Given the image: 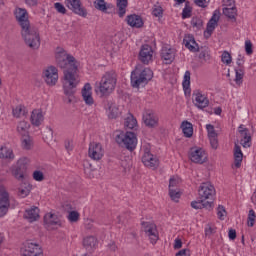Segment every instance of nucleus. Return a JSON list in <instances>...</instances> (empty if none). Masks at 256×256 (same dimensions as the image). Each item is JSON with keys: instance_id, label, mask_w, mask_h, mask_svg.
<instances>
[{"instance_id": "obj_49", "label": "nucleus", "mask_w": 256, "mask_h": 256, "mask_svg": "<svg viewBox=\"0 0 256 256\" xmlns=\"http://www.w3.org/2000/svg\"><path fill=\"white\" fill-rule=\"evenodd\" d=\"M192 9L191 6H189V2L185 3V7L182 11V19H189L191 17Z\"/></svg>"}, {"instance_id": "obj_7", "label": "nucleus", "mask_w": 256, "mask_h": 256, "mask_svg": "<svg viewBox=\"0 0 256 256\" xmlns=\"http://www.w3.org/2000/svg\"><path fill=\"white\" fill-rule=\"evenodd\" d=\"M20 253L22 256H43L41 246L31 240L23 243Z\"/></svg>"}, {"instance_id": "obj_15", "label": "nucleus", "mask_w": 256, "mask_h": 256, "mask_svg": "<svg viewBox=\"0 0 256 256\" xmlns=\"http://www.w3.org/2000/svg\"><path fill=\"white\" fill-rule=\"evenodd\" d=\"M44 81L50 87L57 85V81H59V74L55 66H50L44 71Z\"/></svg>"}, {"instance_id": "obj_54", "label": "nucleus", "mask_w": 256, "mask_h": 256, "mask_svg": "<svg viewBox=\"0 0 256 256\" xmlns=\"http://www.w3.org/2000/svg\"><path fill=\"white\" fill-rule=\"evenodd\" d=\"M54 8L56 9L57 13H61V15H65V13H67V8H65V6L60 2H56L54 4Z\"/></svg>"}, {"instance_id": "obj_60", "label": "nucleus", "mask_w": 256, "mask_h": 256, "mask_svg": "<svg viewBox=\"0 0 256 256\" xmlns=\"http://www.w3.org/2000/svg\"><path fill=\"white\" fill-rule=\"evenodd\" d=\"M211 0H194V3L198 6V7H202L205 8L209 5V2Z\"/></svg>"}, {"instance_id": "obj_17", "label": "nucleus", "mask_w": 256, "mask_h": 256, "mask_svg": "<svg viewBox=\"0 0 256 256\" xmlns=\"http://www.w3.org/2000/svg\"><path fill=\"white\" fill-rule=\"evenodd\" d=\"M9 193L5 189H0V217H5L7 211H9Z\"/></svg>"}, {"instance_id": "obj_51", "label": "nucleus", "mask_w": 256, "mask_h": 256, "mask_svg": "<svg viewBox=\"0 0 256 256\" xmlns=\"http://www.w3.org/2000/svg\"><path fill=\"white\" fill-rule=\"evenodd\" d=\"M218 219L221 221H225V215H227V211L223 205H219L217 208Z\"/></svg>"}, {"instance_id": "obj_36", "label": "nucleus", "mask_w": 256, "mask_h": 256, "mask_svg": "<svg viewBox=\"0 0 256 256\" xmlns=\"http://www.w3.org/2000/svg\"><path fill=\"white\" fill-rule=\"evenodd\" d=\"M12 175L17 179V181H23L25 179V170L19 168L18 166H12Z\"/></svg>"}, {"instance_id": "obj_29", "label": "nucleus", "mask_w": 256, "mask_h": 256, "mask_svg": "<svg viewBox=\"0 0 256 256\" xmlns=\"http://www.w3.org/2000/svg\"><path fill=\"white\" fill-rule=\"evenodd\" d=\"M0 159H6L8 161H13L15 159V154L13 153V149L7 146L0 147Z\"/></svg>"}, {"instance_id": "obj_18", "label": "nucleus", "mask_w": 256, "mask_h": 256, "mask_svg": "<svg viewBox=\"0 0 256 256\" xmlns=\"http://www.w3.org/2000/svg\"><path fill=\"white\" fill-rule=\"evenodd\" d=\"M217 23H219V14H217V11H215L211 19L208 21L206 30L204 31L205 39H209V37L213 35V31H215Z\"/></svg>"}, {"instance_id": "obj_41", "label": "nucleus", "mask_w": 256, "mask_h": 256, "mask_svg": "<svg viewBox=\"0 0 256 256\" xmlns=\"http://www.w3.org/2000/svg\"><path fill=\"white\" fill-rule=\"evenodd\" d=\"M223 13L228 19L237 21V8H223Z\"/></svg>"}, {"instance_id": "obj_8", "label": "nucleus", "mask_w": 256, "mask_h": 256, "mask_svg": "<svg viewBox=\"0 0 256 256\" xmlns=\"http://www.w3.org/2000/svg\"><path fill=\"white\" fill-rule=\"evenodd\" d=\"M192 102L197 109L203 111V109H207L209 107V97L203 94V92L199 89H196L192 93Z\"/></svg>"}, {"instance_id": "obj_37", "label": "nucleus", "mask_w": 256, "mask_h": 256, "mask_svg": "<svg viewBox=\"0 0 256 256\" xmlns=\"http://www.w3.org/2000/svg\"><path fill=\"white\" fill-rule=\"evenodd\" d=\"M235 83L236 85H243V77H245V68H235Z\"/></svg>"}, {"instance_id": "obj_3", "label": "nucleus", "mask_w": 256, "mask_h": 256, "mask_svg": "<svg viewBox=\"0 0 256 256\" xmlns=\"http://www.w3.org/2000/svg\"><path fill=\"white\" fill-rule=\"evenodd\" d=\"M117 85V73L115 71L106 72L100 82L95 86V92L105 97L115 91V86Z\"/></svg>"}, {"instance_id": "obj_39", "label": "nucleus", "mask_w": 256, "mask_h": 256, "mask_svg": "<svg viewBox=\"0 0 256 256\" xmlns=\"http://www.w3.org/2000/svg\"><path fill=\"white\" fill-rule=\"evenodd\" d=\"M137 125V119L132 114H129L127 118H125L124 126L126 129H135Z\"/></svg>"}, {"instance_id": "obj_48", "label": "nucleus", "mask_w": 256, "mask_h": 256, "mask_svg": "<svg viewBox=\"0 0 256 256\" xmlns=\"http://www.w3.org/2000/svg\"><path fill=\"white\" fill-rule=\"evenodd\" d=\"M255 219H256L255 210L253 209L249 210L248 220H247L248 227H253L255 225Z\"/></svg>"}, {"instance_id": "obj_44", "label": "nucleus", "mask_w": 256, "mask_h": 256, "mask_svg": "<svg viewBox=\"0 0 256 256\" xmlns=\"http://www.w3.org/2000/svg\"><path fill=\"white\" fill-rule=\"evenodd\" d=\"M29 193H31V185L28 184L24 187L19 188L18 195L22 199H25V197H27L29 195Z\"/></svg>"}, {"instance_id": "obj_28", "label": "nucleus", "mask_w": 256, "mask_h": 256, "mask_svg": "<svg viewBox=\"0 0 256 256\" xmlns=\"http://www.w3.org/2000/svg\"><path fill=\"white\" fill-rule=\"evenodd\" d=\"M241 163H243V151H241V146L235 144L234 146V165L236 169L241 167Z\"/></svg>"}, {"instance_id": "obj_26", "label": "nucleus", "mask_w": 256, "mask_h": 256, "mask_svg": "<svg viewBox=\"0 0 256 256\" xmlns=\"http://www.w3.org/2000/svg\"><path fill=\"white\" fill-rule=\"evenodd\" d=\"M161 57L165 60L166 65H170L175 61V50L169 47H163L161 50Z\"/></svg>"}, {"instance_id": "obj_25", "label": "nucleus", "mask_w": 256, "mask_h": 256, "mask_svg": "<svg viewBox=\"0 0 256 256\" xmlns=\"http://www.w3.org/2000/svg\"><path fill=\"white\" fill-rule=\"evenodd\" d=\"M127 24L135 29H141L143 27V18L137 14L128 15L126 17Z\"/></svg>"}, {"instance_id": "obj_10", "label": "nucleus", "mask_w": 256, "mask_h": 256, "mask_svg": "<svg viewBox=\"0 0 256 256\" xmlns=\"http://www.w3.org/2000/svg\"><path fill=\"white\" fill-rule=\"evenodd\" d=\"M65 5L72 11V13H75V15L84 18L87 17V9L83 7L81 0H65Z\"/></svg>"}, {"instance_id": "obj_34", "label": "nucleus", "mask_w": 256, "mask_h": 256, "mask_svg": "<svg viewBox=\"0 0 256 256\" xmlns=\"http://www.w3.org/2000/svg\"><path fill=\"white\" fill-rule=\"evenodd\" d=\"M181 129L185 137H193V124L189 121H183Z\"/></svg>"}, {"instance_id": "obj_45", "label": "nucleus", "mask_w": 256, "mask_h": 256, "mask_svg": "<svg viewBox=\"0 0 256 256\" xmlns=\"http://www.w3.org/2000/svg\"><path fill=\"white\" fill-rule=\"evenodd\" d=\"M199 59L207 63V61H210L211 59V54H209V48H202L200 54H199Z\"/></svg>"}, {"instance_id": "obj_32", "label": "nucleus", "mask_w": 256, "mask_h": 256, "mask_svg": "<svg viewBox=\"0 0 256 256\" xmlns=\"http://www.w3.org/2000/svg\"><path fill=\"white\" fill-rule=\"evenodd\" d=\"M192 209H211V201H205L203 199H200L198 201H192L191 202Z\"/></svg>"}, {"instance_id": "obj_12", "label": "nucleus", "mask_w": 256, "mask_h": 256, "mask_svg": "<svg viewBox=\"0 0 256 256\" xmlns=\"http://www.w3.org/2000/svg\"><path fill=\"white\" fill-rule=\"evenodd\" d=\"M142 163L149 169H157L159 167V159H157V156L151 154L149 148L144 149Z\"/></svg>"}, {"instance_id": "obj_31", "label": "nucleus", "mask_w": 256, "mask_h": 256, "mask_svg": "<svg viewBox=\"0 0 256 256\" xmlns=\"http://www.w3.org/2000/svg\"><path fill=\"white\" fill-rule=\"evenodd\" d=\"M83 245L86 251H93V249L97 247V238H95L94 236H88L84 238Z\"/></svg>"}, {"instance_id": "obj_19", "label": "nucleus", "mask_w": 256, "mask_h": 256, "mask_svg": "<svg viewBox=\"0 0 256 256\" xmlns=\"http://www.w3.org/2000/svg\"><path fill=\"white\" fill-rule=\"evenodd\" d=\"M183 44L186 49H189L192 53L199 52V44L195 41V37L192 34H187L184 36Z\"/></svg>"}, {"instance_id": "obj_23", "label": "nucleus", "mask_w": 256, "mask_h": 256, "mask_svg": "<svg viewBox=\"0 0 256 256\" xmlns=\"http://www.w3.org/2000/svg\"><path fill=\"white\" fill-rule=\"evenodd\" d=\"M45 117L43 116V111L41 109H35L32 111L30 116L31 124L34 125V127H39L43 123Z\"/></svg>"}, {"instance_id": "obj_53", "label": "nucleus", "mask_w": 256, "mask_h": 256, "mask_svg": "<svg viewBox=\"0 0 256 256\" xmlns=\"http://www.w3.org/2000/svg\"><path fill=\"white\" fill-rule=\"evenodd\" d=\"M206 131L208 133V138L217 137V132L215 131V126H213L211 124H207Z\"/></svg>"}, {"instance_id": "obj_4", "label": "nucleus", "mask_w": 256, "mask_h": 256, "mask_svg": "<svg viewBox=\"0 0 256 256\" xmlns=\"http://www.w3.org/2000/svg\"><path fill=\"white\" fill-rule=\"evenodd\" d=\"M151 79H153V71L149 68H145L141 72L134 70L131 73V85L135 88H139L141 85H147Z\"/></svg>"}, {"instance_id": "obj_11", "label": "nucleus", "mask_w": 256, "mask_h": 256, "mask_svg": "<svg viewBox=\"0 0 256 256\" xmlns=\"http://www.w3.org/2000/svg\"><path fill=\"white\" fill-rule=\"evenodd\" d=\"M144 232L150 239V243L155 245L159 241V232L157 231V225L151 222H142Z\"/></svg>"}, {"instance_id": "obj_61", "label": "nucleus", "mask_w": 256, "mask_h": 256, "mask_svg": "<svg viewBox=\"0 0 256 256\" xmlns=\"http://www.w3.org/2000/svg\"><path fill=\"white\" fill-rule=\"evenodd\" d=\"M224 5L226 6L225 9H237L235 7V0H226L224 1Z\"/></svg>"}, {"instance_id": "obj_13", "label": "nucleus", "mask_w": 256, "mask_h": 256, "mask_svg": "<svg viewBox=\"0 0 256 256\" xmlns=\"http://www.w3.org/2000/svg\"><path fill=\"white\" fill-rule=\"evenodd\" d=\"M142 120L149 129H155V127L159 126V117L155 112H153V110H146L143 113Z\"/></svg>"}, {"instance_id": "obj_64", "label": "nucleus", "mask_w": 256, "mask_h": 256, "mask_svg": "<svg viewBox=\"0 0 256 256\" xmlns=\"http://www.w3.org/2000/svg\"><path fill=\"white\" fill-rule=\"evenodd\" d=\"M176 256H191L189 249L185 248L176 253Z\"/></svg>"}, {"instance_id": "obj_38", "label": "nucleus", "mask_w": 256, "mask_h": 256, "mask_svg": "<svg viewBox=\"0 0 256 256\" xmlns=\"http://www.w3.org/2000/svg\"><path fill=\"white\" fill-rule=\"evenodd\" d=\"M29 127H31V124L27 121H21L19 122L17 126V131L20 133V135L25 136L27 133H29Z\"/></svg>"}, {"instance_id": "obj_27", "label": "nucleus", "mask_w": 256, "mask_h": 256, "mask_svg": "<svg viewBox=\"0 0 256 256\" xmlns=\"http://www.w3.org/2000/svg\"><path fill=\"white\" fill-rule=\"evenodd\" d=\"M24 219H27L29 223H33L39 219V208L38 207H32L25 211L24 213Z\"/></svg>"}, {"instance_id": "obj_50", "label": "nucleus", "mask_w": 256, "mask_h": 256, "mask_svg": "<svg viewBox=\"0 0 256 256\" xmlns=\"http://www.w3.org/2000/svg\"><path fill=\"white\" fill-rule=\"evenodd\" d=\"M169 195H170V198L172 199V201H174L175 203H179V199L181 198L180 192H177L173 188H170Z\"/></svg>"}, {"instance_id": "obj_20", "label": "nucleus", "mask_w": 256, "mask_h": 256, "mask_svg": "<svg viewBox=\"0 0 256 256\" xmlns=\"http://www.w3.org/2000/svg\"><path fill=\"white\" fill-rule=\"evenodd\" d=\"M238 131L242 137L241 145L243 147H251V135L249 134V129H247L245 125L241 124L238 127Z\"/></svg>"}, {"instance_id": "obj_57", "label": "nucleus", "mask_w": 256, "mask_h": 256, "mask_svg": "<svg viewBox=\"0 0 256 256\" xmlns=\"http://www.w3.org/2000/svg\"><path fill=\"white\" fill-rule=\"evenodd\" d=\"M208 139L210 141L212 149H217V147H219V140L217 139V136H212Z\"/></svg>"}, {"instance_id": "obj_52", "label": "nucleus", "mask_w": 256, "mask_h": 256, "mask_svg": "<svg viewBox=\"0 0 256 256\" xmlns=\"http://www.w3.org/2000/svg\"><path fill=\"white\" fill-rule=\"evenodd\" d=\"M79 217V212L71 211L68 215V220L70 221V223H77V221H79Z\"/></svg>"}, {"instance_id": "obj_21", "label": "nucleus", "mask_w": 256, "mask_h": 256, "mask_svg": "<svg viewBox=\"0 0 256 256\" xmlns=\"http://www.w3.org/2000/svg\"><path fill=\"white\" fill-rule=\"evenodd\" d=\"M104 107L108 113L109 119H117L119 117V108L113 101L107 100Z\"/></svg>"}, {"instance_id": "obj_55", "label": "nucleus", "mask_w": 256, "mask_h": 256, "mask_svg": "<svg viewBox=\"0 0 256 256\" xmlns=\"http://www.w3.org/2000/svg\"><path fill=\"white\" fill-rule=\"evenodd\" d=\"M13 115L14 117H21V115H25V108H23L22 106H18L15 109H13Z\"/></svg>"}, {"instance_id": "obj_6", "label": "nucleus", "mask_w": 256, "mask_h": 256, "mask_svg": "<svg viewBox=\"0 0 256 256\" xmlns=\"http://www.w3.org/2000/svg\"><path fill=\"white\" fill-rule=\"evenodd\" d=\"M198 195L199 199H202L203 201H210L211 207H213V200L215 199V186H213L211 183L206 182L202 183L198 189Z\"/></svg>"}, {"instance_id": "obj_43", "label": "nucleus", "mask_w": 256, "mask_h": 256, "mask_svg": "<svg viewBox=\"0 0 256 256\" xmlns=\"http://www.w3.org/2000/svg\"><path fill=\"white\" fill-rule=\"evenodd\" d=\"M191 26L193 29H196V31H201V29H203V20L199 17H193L191 20Z\"/></svg>"}, {"instance_id": "obj_1", "label": "nucleus", "mask_w": 256, "mask_h": 256, "mask_svg": "<svg viewBox=\"0 0 256 256\" xmlns=\"http://www.w3.org/2000/svg\"><path fill=\"white\" fill-rule=\"evenodd\" d=\"M15 18L21 28L20 33L25 44L30 47V49H39V47H41L39 30L34 26H31V22L29 21V13H27V10L17 8L15 11Z\"/></svg>"}, {"instance_id": "obj_30", "label": "nucleus", "mask_w": 256, "mask_h": 256, "mask_svg": "<svg viewBox=\"0 0 256 256\" xmlns=\"http://www.w3.org/2000/svg\"><path fill=\"white\" fill-rule=\"evenodd\" d=\"M94 7L98 11H101L102 13H111L109 9H113V5L107 4L105 0H95L94 1Z\"/></svg>"}, {"instance_id": "obj_16", "label": "nucleus", "mask_w": 256, "mask_h": 256, "mask_svg": "<svg viewBox=\"0 0 256 256\" xmlns=\"http://www.w3.org/2000/svg\"><path fill=\"white\" fill-rule=\"evenodd\" d=\"M139 60L144 65H149L153 61V48L149 44L142 45L139 52Z\"/></svg>"}, {"instance_id": "obj_46", "label": "nucleus", "mask_w": 256, "mask_h": 256, "mask_svg": "<svg viewBox=\"0 0 256 256\" xmlns=\"http://www.w3.org/2000/svg\"><path fill=\"white\" fill-rule=\"evenodd\" d=\"M221 61L225 65H231L233 58L231 57V54L227 51H224L221 55Z\"/></svg>"}, {"instance_id": "obj_5", "label": "nucleus", "mask_w": 256, "mask_h": 256, "mask_svg": "<svg viewBox=\"0 0 256 256\" xmlns=\"http://www.w3.org/2000/svg\"><path fill=\"white\" fill-rule=\"evenodd\" d=\"M116 143L128 149V151H134L137 147V136L133 132L121 133L116 136Z\"/></svg>"}, {"instance_id": "obj_35", "label": "nucleus", "mask_w": 256, "mask_h": 256, "mask_svg": "<svg viewBox=\"0 0 256 256\" xmlns=\"http://www.w3.org/2000/svg\"><path fill=\"white\" fill-rule=\"evenodd\" d=\"M116 5L119 17H125V13H127L128 0H117Z\"/></svg>"}, {"instance_id": "obj_40", "label": "nucleus", "mask_w": 256, "mask_h": 256, "mask_svg": "<svg viewBox=\"0 0 256 256\" xmlns=\"http://www.w3.org/2000/svg\"><path fill=\"white\" fill-rule=\"evenodd\" d=\"M77 85H79V83H76L75 86L70 88L69 92H67V90L65 89V84L63 83L64 95L68 97L66 103H73V95H75V89H77Z\"/></svg>"}, {"instance_id": "obj_42", "label": "nucleus", "mask_w": 256, "mask_h": 256, "mask_svg": "<svg viewBox=\"0 0 256 256\" xmlns=\"http://www.w3.org/2000/svg\"><path fill=\"white\" fill-rule=\"evenodd\" d=\"M33 147V140L28 135L22 137V148L29 151Z\"/></svg>"}, {"instance_id": "obj_47", "label": "nucleus", "mask_w": 256, "mask_h": 256, "mask_svg": "<svg viewBox=\"0 0 256 256\" xmlns=\"http://www.w3.org/2000/svg\"><path fill=\"white\" fill-rule=\"evenodd\" d=\"M27 163H29V159H27V157H22L18 159L16 167L23 169L24 171H27Z\"/></svg>"}, {"instance_id": "obj_24", "label": "nucleus", "mask_w": 256, "mask_h": 256, "mask_svg": "<svg viewBox=\"0 0 256 256\" xmlns=\"http://www.w3.org/2000/svg\"><path fill=\"white\" fill-rule=\"evenodd\" d=\"M44 225L47 229H49V227L61 225V220L59 219V216H57L56 214L47 213L44 216Z\"/></svg>"}, {"instance_id": "obj_63", "label": "nucleus", "mask_w": 256, "mask_h": 256, "mask_svg": "<svg viewBox=\"0 0 256 256\" xmlns=\"http://www.w3.org/2000/svg\"><path fill=\"white\" fill-rule=\"evenodd\" d=\"M228 237L231 241H235V239H237V231L235 229H230L228 232Z\"/></svg>"}, {"instance_id": "obj_14", "label": "nucleus", "mask_w": 256, "mask_h": 256, "mask_svg": "<svg viewBox=\"0 0 256 256\" xmlns=\"http://www.w3.org/2000/svg\"><path fill=\"white\" fill-rule=\"evenodd\" d=\"M189 159L190 161H192V163L203 165V163L207 161V154L205 153V150H203L202 148H191Z\"/></svg>"}, {"instance_id": "obj_56", "label": "nucleus", "mask_w": 256, "mask_h": 256, "mask_svg": "<svg viewBox=\"0 0 256 256\" xmlns=\"http://www.w3.org/2000/svg\"><path fill=\"white\" fill-rule=\"evenodd\" d=\"M33 179L34 181H43L45 179V175L43 172L36 170L33 172Z\"/></svg>"}, {"instance_id": "obj_22", "label": "nucleus", "mask_w": 256, "mask_h": 256, "mask_svg": "<svg viewBox=\"0 0 256 256\" xmlns=\"http://www.w3.org/2000/svg\"><path fill=\"white\" fill-rule=\"evenodd\" d=\"M91 90L92 88L90 83H86L82 88V97L86 105H93V103H95V100H93V93L91 92Z\"/></svg>"}, {"instance_id": "obj_59", "label": "nucleus", "mask_w": 256, "mask_h": 256, "mask_svg": "<svg viewBox=\"0 0 256 256\" xmlns=\"http://www.w3.org/2000/svg\"><path fill=\"white\" fill-rule=\"evenodd\" d=\"M152 15H154V17H163V8L161 6L154 8Z\"/></svg>"}, {"instance_id": "obj_9", "label": "nucleus", "mask_w": 256, "mask_h": 256, "mask_svg": "<svg viewBox=\"0 0 256 256\" xmlns=\"http://www.w3.org/2000/svg\"><path fill=\"white\" fill-rule=\"evenodd\" d=\"M103 155H105V150L101 143L91 142L89 144L88 157L92 159V161H101L103 159Z\"/></svg>"}, {"instance_id": "obj_62", "label": "nucleus", "mask_w": 256, "mask_h": 256, "mask_svg": "<svg viewBox=\"0 0 256 256\" xmlns=\"http://www.w3.org/2000/svg\"><path fill=\"white\" fill-rule=\"evenodd\" d=\"M236 64L238 65V69H245L243 66L245 64V60L243 59V56L239 55L236 61Z\"/></svg>"}, {"instance_id": "obj_33", "label": "nucleus", "mask_w": 256, "mask_h": 256, "mask_svg": "<svg viewBox=\"0 0 256 256\" xmlns=\"http://www.w3.org/2000/svg\"><path fill=\"white\" fill-rule=\"evenodd\" d=\"M182 86H183V89L185 91V94L187 93H191V72L189 70H187L185 73H184V79H183V82H182Z\"/></svg>"}, {"instance_id": "obj_58", "label": "nucleus", "mask_w": 256, "mask_h": 256, "mask_svg": "<svg viewBox=\"0 0 256 256\" xmlns=\"http://www.w3.org/2000/svg\"><path fill=\"white\" fill-rule=\"evenodd\" d=\"M245 51H246L247 55L253 54V44L251 43L250 40H247L245 42Z\"/></svg>"}, {"instance_id": "obj_2", "label": "nucleus", "mask_w": 256, "mask_h": 256, "mask_svg": "<svg viewBox=\"0 0 256 256\" xmlns=\"http://www.w3.org/2000/svg\"><path fill=\"white\" fill-rule=\"evenodd\" d=\"M56 62L60 69H66L64 70L63 81L65 90L69 93V90L75 87L76 83H79V76L77 75V61L75 60V57L65 52H61L56 55Z\"/></svg>"}]
</instances>
